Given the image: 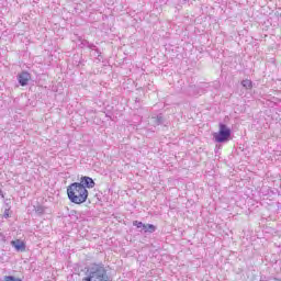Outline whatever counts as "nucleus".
Here are the masks:
<instances>
[{"instance_id":"obj_1","label":"nucleus","mask_w":281,"mask_h":281,"mask_svg":"<svg viewBox=\"0 0 281 281\" xmlns=\"http://www.w3.org/2000/svg\"><path fill=\"white\" fill-rule=\"evenodd\" d=\"M67 196L70 203L82 205V203H87V199H89V190L85 189V187L78 182H72L67 187Z\"/></svg>"},{"instance_id":"obj_2","label":"nucleus","mask_w":281,"mask_h":281,"mask_svg":"<svg viewBox=\"0 0 281 281\" xmlns=\"http://www.w3.org/2000/svg\"><path fill=\"white\" fill-rule=\"evenodd\" d=\"M82 281H112L102 263H91L86 267V277Z\"/></svg>"},{"instance_id":"obj_3","label":"nucleus","mask_w":281,"mask_h":281,"mask_svg":"<svg viewBox=\"0 0 281 281\" xmlns=\"http://www.w3.org/2000/svg\"><path fill=\"white\" fill-rule=\"evenodd\" d=\"M213 138L217 144H226L232 139V128L224 123H220V130L213 134Z\"/></svg>"},{"instance_id":"obj_4","label":"nucleus","mask_w":281,"mask_h":281,"mask_svg":"<svg viewBox=\"0 0 281 281\" xmlns=\"http://www.w3.org/2000/svg\"><path fill=\"white\" fill-rule=\"evenodd\" d=\"M78 184L82 186L83 190H91V188H95V181H93V178L89 176H82Z\"/></svg>"},{"instance_id":"obj_5","label":"nucleus","mask_w":281,"mask_h":281,"mask_svg":"<svg viewBox=\"0 0 281 281\" xmlns=\"http://www.w3.org/2000/svg\"><path fill=\"white\" fill-rule=\"evenodd\" d=\"M31 79H32V75H30V72L27 71H22L18 76L19 85L21 87H27V83L30 82Z\"/></svg>"},{"instance_id":"obj_6","label":"nucleus","mask_w":281,"mask_h":281,"mask_svg":"<svg viewBox=\"0 0 281 281\" xmlns=\"http://www.w3.org/2000/svg\"><path fill=\"white\" fill-rule=\"evenodd\" d=\"M11 246L14 247L15 251L23 252L26 249L25 241H23L21 239L12 240Z\"/></svg>"},{"instance_id":"obj_7","label":"nucleus","mask_w":281,"mask_h":281,"mask_svg":"<svg viewBox=\"0 0 281 281\" xmlns=\"http://www.w3.org/2000/svg\"><path fill=\"white\" fill-rule=\"evenodd\" d=\"M140 232H144L145 234H155V232H157V226L153 224H144Z\"/></svg>"},{"instance_id":"obj_8","label":"nucleus","mask_w":281,"mask_h":281,"mask_svg":"<svg viewBox=\"0 0 281 281\" xmlns=\"http://www.w3.org/2000/svg\"><path fill=\"white\" fill-rule=\"evenodd\" d=\"M151 120L155 126H161V124H165L166 122L164 114H158L157 116L151 117Z\"/></svg>"},{"instance_id":"obj_9","label":"nucleus","mask_w":281,"mask_h":281,"mask_svg":"<svg viewBox=\"0 0 281 281\" xmlns=\"http://www.w3.org/2000/svg\"><path fill=\"white\" fill-rule=\"evenodd\" d=\"M241 87H244V89H251V87H254L251 80L246 79L241 81Z\"/></svg>"},{"instance_id":"obj_10","label":"nucleus","mask_w":281,"mask_h":281,"mask_svg":"<svg viewBox=\"0 0 281 281\" xmlns=\"http://www.w3.org/2000/svg\"><path fill=\"white\" fill-rule=\"evenodd\" d=\"M134 227H137V229H143L144 228V223L139 221H134L133 222Z\"/></svg>"},{"instance_id":"obj_11","label":"nucleus","mask_w":281,"mask_h":281,"mask_svg":"<svg viewBox=\"0 0 281 281\" xmlns=\"http://www.w3.org/2000/svg\"><path fill=\"white\" fill-rule=\"evenodd\" d=\"M35 212H36V214H44L45 207L37 205V206H35Z\"/></svg>"},{"instance_id":"obj_12","label":"nucleus","mask_w":281,"mask_h":281,"mask_svg":"<svg viewBox=\"0 0 281 281\" xmlns=\"http://www.w3.org/2000/svg\"><path fill=\"white\" fill-rule=\"evenodd\" d=\"M88 47H89V49L97 52L98 56H100V54H102V53H100V49H98V47H95L94 44H89Z\"/></svg>"},{"instance_id":"obj_13","label":"nucleus","mask_w":281,"mask_h":281,"mask_svg":"<svg viewBox=\"0 0 281 281\" xmlns=\"http://www.w3.org/2000/svg\"><path fill=\"white\" fill-rule=\"evenodd\" d=\"M4 281H21V279H16L13 276H8V277H4Z\"/></svg>"},{"instance_id":"obj_14","label":"nucleus","mask_w":281,"mask_h":281,"mask_svg":"<svg viewBox=\"0 0 281 281\" xmlns=\"http://www.w3.org/2000/svg\"><path fill=\"white\" fill-rule=\"evenodd\" d=\"M3 216H4V218H10V209L4 210Z\"/></svg>"},{"instance_id":"obj_15","label":"nucleus","mask_w":281,"mask_h":281,"mask_svg":"<svg viewBox=\"0 0 281 281\" xmlns=\"http://www.w3.org/2000/svg\"><path fill=\"white\" fill-rule=\"evenodd\" d=\"M0 196H2V199L4 198L3 191L1 189H0Z\"/></svg>"}]
</instances>
